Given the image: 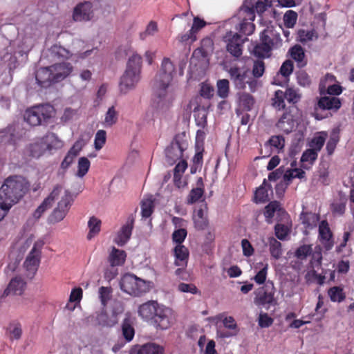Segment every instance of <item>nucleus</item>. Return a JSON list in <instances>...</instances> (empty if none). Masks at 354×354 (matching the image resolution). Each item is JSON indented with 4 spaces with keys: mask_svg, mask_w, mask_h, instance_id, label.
Instances as JSON below:
<instances>
[{
    "mask_svg": "<svg viewBox=\"0 0 354 354\" xmlns=\"http://www.w3.org/2000/svg\"><path fill=\"white\" fill-rule=\"evenodd\" d=\"M138 315L147 322H150L156 328L166 330L174 322L173 311L170 308L160 304L157 301L150 300L139 306Z\"/></svg>",
    "mask_w": 354,
    "mask_h": 354,
    "instance_id": "1",
    "label": "nucleus"
},
{
    "mask_svg": "<svg viewBox=\"0 0 354 354\" xmlns=\"http://www.w3.org/2000/svg\"><path fill=\"white\" fill-rule=\"evenodd\" d=\"M30 189L29 182L21 176H10L0 187V200L10 206L18 203Z\"/></svg>",
    "mask_w": 354,
    "mask_h": 354,
    "instance_id": "2",
    "label": "nucleus"
},
{
    "mask_svg": "<svg viewBox=\"0 0 354 354\" xmlns=\"http://www.w3.org/2000/svg\"><path fill=\"white\" fill-rule=\"evenodd\" d=\"M142 57L133 53L128 59L126 69L120 77V92L127 93L134 89L140 80Z\"/></svg>",
    "mask_w": 354,
    "mask_h": 354,
    "instance_id": "3",
    "label": "nucleus"
},
{
    "mask_svg": "<svg viewBox=\"0 0 354 354\" xmlns=\"http://www.w3.org/2000/svg\"><path fill=\"white\" fill-rule=\"evenodd\" d=\"M149 283L133 274L127 273L121 278L120 286L123 292L131 296L140 297L149 290Z\"/></svg>",
    "mask_w": 354,
    "mask_h": 354,
    "instance_id": "4",
    "label": "nucleus"
},
{
    "mask_svg": "<svg viewBox=\"0 0 354 354\" xmlns=\"http://www.w3.org/2000/svg\"><path fill=\"white\" fill-rule=\"evenodd\" d=\"M261 41V42L257 44L253 49L254 55L259 58L269 57L272 47L281 44L279 35H274L272 32H263Z\"/></svg>",
    "mask_w": 354,
    "mask_h": 354,
    "instance_id": "5",
    "label": "nucleus"
},
{
    "mask_svg": "<svg viewBox=\"0 0 354 354\" xmlns=\"http://www.w3.org/2000/svg\"><path fill=\"white\" fill-rule=\"evenodd\" d=\"M175 67L169 58H164L160 69L156 76L153 88H158L160 92L163 88H169L173 80Z\"/></svg>",
    "mask_w": 354,
    "mask_h": 354,
    "instance_id": "6",
    "label": "nucleus"
},
{
    "mask_svg": "<svg viewBox=\"0 0 354 354\" xmlns=\"http://www.w3.org/2000/svg\"><path fill=\"white\" fill-rule=\"evenodd\" d=\"M185 133L176 135L171 145L166 149L165 154L168 163L173 164L182 158L184 151L187 149V143L183 140Z\"/></svg>",
    "mask_w": 354,
    "mask_h": 354,
    "instance_id": "7",
    "label": "nucleus"
},
{
    "mask_svg": "<svg viewBox=\"0 0 354 354\" xmlns=\"http://www.w3.org/2000/svg\"><path fill=\"white\" fill-rule=\"evenodd\" d=\"M275 288L272 281H268L255 291L254 302L257 306H264L272 304L274 301Z\"/></svg>",
    "mask_w": 354,
    "mask_h": 354,
    "instance_id": "8",
    "label": "nucleus"
},
{
    "mask_svg": "<svg viewBox=\"0 0 354 354\" xmlns=\"http://www.w3.org/2000/svg\"><path fill=\"white\" fill-rule=\"evenodd\" d=\"M43 244L42 241L35 243L24 263L25 269L31 274V277L34 276L39 266Z\"/></svg>",
    "mask_w": 354,
    "mask_h": 354,
    "instance_id": "9",
    "label": "nucleus"
},
{
    "mask_svg": "<svg viewBox=\"0 0 354 354\" xmlns=\"http://www.w3.org/2000/svg\"><path fill=\"white\" fill-rule=\"evenodd\" d=\"M285 97L290 103L295 104L301 99V94L295 88H288L286 89L285 93L281 91L275 92L274 97L272 98V106L274 109L279 110L284 109L285 103L283 100Z\"/></svg>",
    "mask_w": 354,
    "mask_h": 354,
    "instance_id": "10",
    "label": "nucleus"
},
{
    "mask_svg": "<svg viewBox=\"0 0 354 354\" xmlns=\"http://www.w3.org/2000/svg\"><path fill=\"white\" fill-rule=\"evenodd\" d=\"M223 40L226 43L227 51L234 58H239L243 53V44L244 39L237 34H233L232 32H227L223 37Z\"/></svg>",
    "mask_w": 354,
    "mask_h": 354,
    "instance_id": "11",
    "label": "nucleus"
},
{
    "mask_svg": "<svg viewBox=\"0 0 354 354\" xmlns=\"http://www.w3.org/2000/svg\"><path fill=\"white\" fill-rule=\"evenodd\" d=\"M160 92L158 88H153L155 97L152 100L151 106L154 109H169L172 102V95L167 88H163Z\"/></svg>",
    "mask_w": 354,
    "mask_h": 354,
    "instance_id": "12",
    "label": "nucleus"
},
{
    "mask_svg": "<svg viewBox=\"0 0 354 354\" xmlns=\"http://www.w3.org/2000/svg\"><path fill=\"white\" fill-rule=\"evenodd\" d=\"M318 237L326 250L328 251L332 249L334 245L333 233L329 227L328 223L326 220L322 221L319 223Z\"/></svg>",
    "mask_w": 354,
    "mask_h": 354,
    "instance_id": "13",
    "label": "nucleus"
},
{
    "mask_svg": "<svg viewBox=\"0 0 354 354\" xmlns=\"http://www.w3.org/2000/svg\"><path fill=\"white\" fill-rule=\"evenodd\" d=\"M207 211L208 207L205 202L199 205L194 209L193 220L197 230H202L208 226Z\"/></svg>",
    "mask_w": 354,
    "mask_h": 354,
    "instance_id": "14",
    "label": "nucleus"
},
{
    "mask_svg": "<svg viewBox=\"0 0 354 354\" xmlns=\"http://www.w3.org/2000/svg\"><path fill=\"white\" fill-rule=\"evenodd\" d=\"M93 17L92 3L89 1L80 3L74 8L73 17L76 21H89Z\"/></svg>",
    "mask_w": 354,
    "mask_h": 354,
    "instance_id": "15",
    "label": "nucleus"
},
{
    "mask_svg": "<svg viewBox=\"0 0 354 354\" xmlns=\"http://www.w3.org/2000/svg\"><path fill=\"white\" fill-rule=\"evenodd\" d=\"M134 221L133 216H130L127 223L122 226L118 232L114 241L118 246L124 245L130 239L134 226Z\"/></svg>",
    "mask_w": 354,
    "mask_h": 354,
    "instance_id": "16",
    "label": "nucleus"
},
{
    "mask_svg": "<svg viewBox=\"0 0 354 354\" xmlns=\"http://www.w3.org/2000/svg\"><path fill=\"white\" fill-rule=\"evenodd\" d=\"M37 84L41 88H48L56 83L50 66L43 67L38 69L35 73Z\"/></svg>",
    "mask_w": 354,
    "mask_h": 354,
    "instance_id": "17",
    "label": "nucleus"
},
{
    "mask_svg": "<svg viewBox=\"0 0 354 354\" xmlns=\"http://www.w3.org/2000/svg\"><path fill=\"white\" fill-rule=\"evenodd\" d=\"M228 73L236 88L243 89L245 87L246 81H248L250 74L248 70H241L238 67H232Z\"/></svg>",
    "mask_w": 354,
    "mask_h": 354,
    "instance_id": "18",
    "label": "nucleus"
},
{
    "mask_svg": "<svg viewBox=\"0 0 354 354\" xmlns=\"http://www.w3.org/2000/svg\"><path fill=\"white\" fill-rule=\"evenodd\" d=\"M50 113L51 112H25L24 118L30 126L46 125L52 117Z\"/></svg>",
    "mask_w": 354,
    "mask_h": 354,
    "instance_id": "19",
    "label": "nucleus"
},
{
    "mask_svg": "<svg viewBox=\"0 0 354 354\" xmlns=\"http://www.w3.org/2000/svg\"><path fill=\"white\" fill-rule=\"evenodd\" d=\"M55 82H59L67 77L73 71V67L71 63L62 62L50 66Z\"/></svg>",
    "mask_w": 354,
    "mask_h": 354,
    "instance_id": "20",
    "label": "nucleus"
},
{
    "mask_svg": "<svg viewBox=\"0 0 354 354\" xmlns=\"http://www.w3.org/2000/svg\"><path fill=\"white\" fill-rule=\"evenodd\" d=\"M95 320L97 325L101 327L111 328L118 322V313L113 311L109 315L105 308H103L100 312L97 313Z\"/></svg>",
    "mask_w": 354,
    "mask_h": 354,
    "instance_id": "21",
    "label": "nucleus"
},
{
    "mask_svg": "<svg viewBox=\"0 0 354 354\" xmlns=\"http://www.w3.org/2000/svg\"><path fill=\"white\" fill-rule=\"evenodd\" d=\"M296 124L297 122L291 112H283V114L276 124V127L279 131L288 134L294 130Z\"/></svg>",
    "mask_w": 354,
    "mask_h": 354,
    "instance_id": "22",
    "label": "nucleus"
},
{
    "mask_svg": "<svg viewBox=\"0 0 354 354\" xmlns=\"http://www.w3.org/2000/svg\"><path fill=\"white\" fill-rule=\"evenodd\" d=\"M133 324L134 318L132 317L130 313H127L121 325L122 335L127 342H131L134 337L135 329Z\"/></svg>",
    "mask_w": 354,
    "mask_h": 354,
    "instance_id": "23",
    "label": "nucleus"
},
{
    "mask_svg": "<svg viewBox=\"0 0 354 354\" xmlns=\"http://www.w3.org/2000/svg\"><path fill=\"white\" fill-rule=\"evenodd\" d=\"M21 134L17 131L15 125H10L6 129L0 130V142L15 145Z\"/></svg>",
    "mask_w": 354,
    "mask_h": 354,
    "instance_id": "24",
    "label": "nucleus"
},
{
    "mask_svg": "<svg viewBox=\"0 0 354 354\" xmlns=\"http://www.w3.org/2000/svg\"><path fill=\"white\" fill-rule=\"evenodd\" d=\"M164 351L162 346L155 343H147L142 346H136L130 354H163Z\"/></svg>",
    "mask_w": 354,
    "mask_h": 354,
    "instance_id": "25",
    "label": "nucleus"
},
{
    "mask_svg": "<svg viewBox=\"0 0 354 354\" xmlns=\"http://www.w3.org/2000/svg\"><path fill=\"white\" fill-rule=\"evenodd\" d=\"M47 151L45 143L43 141L42 138H37L26 148V153L28 156L32 158H38L44 155Z\"/></svg>",
    "mask_w": 354,
    "mask_h": 354,
    "instance_id": "26",
    "label": "nucleus"
},
{
    "mask_svg": "<svg viewBox=\"0 0 354 354\" xmlns=\"http://www.w3.org/2000/svg\"><path fill=\"white\" fill-rule=\"evenodd\" d=\"M126 258L127 253L124 250L112 247L108 257V262L112 267L121 266L124 263Z\"/></svg>",
    "mask_w": 354,
    "mask_h": 354,
    "instance_id": "27",
    "label": "nucleus"
},
{
    "mask_svg": "<svg viewBox=\"0 0 354 354\" xmlns=\"http://www.w3.org/2000/svg\"><path fill=\"white\" fill-rule=\"evenodd\" d=\"M71 56L72 54L68 50L59 45L51 46L48 51V57L51 62L61 59H68Z\"/></svg>",
    "mask_w": 354,
    "mask_h": 354,
    "instance_id": "28",
    "label": "nucleus"
},
{
    "mask_svg": "<svg viewBox=\"0 0 354 354\" xmlns=\"http://www.w3.org/2000/svg\"><path fill=\"white\" fill-rule=\"evenodd\" d=\"M175 265L177 266H187L189 258V250L183 245H176L174 249Z\"/></svg>",
    "mask_w": 354,
    "mask_h": 354,
    "instance_id": "29",
    "label": "nucleus"
},
{
    "mask_svg": "<svg viewBox=\"0 0 354 354\" xmlns=\"http://www.w3.org/2000/svg\"><path fill=\"white\" fill-rule=\"evenodd\" d=\"M58 194L59 189L58 187H56L52 191L50 195L46 198L44 199L42 203L36 209L33 214V216L35 218H39L42 214L52 205V203L55 201V198L58 195Z\"/></svg>",
    "mask_w": 354,
    "mask_h": 354,
    "instance_id": "30",
    "label": "nucleus"
},
{
    "mask_svg": "<svg viewBox=\"0 0 354 354\" xmlns=\"http://www.w3.org/2000/svg\"><path fill=\"white\" fill-rule=\"evenodd\" d=\"M25 286L26 283L24 281L21 277H16L9 283L7 288L4 291V295H21Z\"/></svg>",
    "mask_w": 354,
    "mask_h": 354,
    "instance_id": "31",
    "label": "nucleus"
},
{
    "mask_svg": "<svg viewBox=\"0 0 354 354\" xmlns=\"http://www.w3.org/2000/svg\"><path fill=\"white\" fill-rule=\"evenodd\" d=\"M318 106L322 109H339L341 102L338 97L333 95L324 96L318 101Z\"/></svg>",
    "mask_w": 354,
    "mask_h": 354,
    "instance_id": "32",
    "label": "nucleus"
},
{
    "mask_svg": "<svg viewBox=\"0 0 354 354\" xmlns=\"http://www.w3.org/2000/svg\"><path fill=\"white\" fill-rule=\"evenodd\" d=\"M213 102H210L207 98L196 96L190 100L188 109L189 111H205L211 108Z\"/></svg>",
    "mask_w": 354,
    "mask_h": 354,
    "instance_id": "33",
    "label": "nucleus"
},
{
    "mask_svg": "<svg viewBox=\"0 0 354 354\" xmlns=\"http://www.w3.org/2000/svg\"><path fill=\"white\" fill-rule=\"evenodd\" d=\"M41 138L44 142L45 143V147H46L47 151L59 149H61L64 145L63 141L61 140L57 137V136L53 132L48 133Z\"/></svg>",
    "mask_w": 354,
    "mask_h": 354,
    "instance_id": "34",
    "label": "nucleus"
},
{
    "mask_svg": "<svg viewBox=\"0 0 354 354\" xmlns=\"http://www.w3.org/2000/svg\"><path fill=\"white\" fill-rule=\"evenodd\" d=\"M277 212H284L283 209L281 207V203L277 201H271L265 207L263 214L268 223H272V218L274 213Z\"/></svg>",
    "mask_w": 354,
    "mask_h": 354,
    "instance_id": "35",
    "label": "nucleus"
},
{
    "mask_svg": "<svg viewBox=\"0 0 354 354\" xmlns=\"http://www.w3.org/2000/svg\"><path fill=\"white\" fill-rule=\"evenodd\" d=\"M300 219L306 229H313L317 225L319 216L315 213L302 212L300 214Z\"/></svg>",
    "mask_w": 354,
    "mask_h": 354,
    "instance_id": "36",
    "label": "nucleus"
},
{
    "mask_svg": "<svg viewBox=\"0 0 354 354\" xmlns=\"http://www.w3.org/2000/svg\"><path fill=\"white\" fill-rule=\"evenodd\" d=\"M268 190H272L271 186L266 183V179L261 186L255 192L254 199L256 203H265L270 200Z\"/></svg>",
    "mask_w": 354,
    "mask_h": 354,
    "instance_id": "37",
    "label": "nucleus"
},
{
    "mask_svg": "<svg viewBox=\"0 0 354 354\" xmlns=\"http://www.w3.org/2000/svg\"><path fill=\"white\" fill-rule=\"evenodd\" d=\"M328 295L333 302L341 303L346 299V293L341 286H333L328 290Z\"/></svg>",
    "mask_w": 354,
    "mask_h": 354,
    "instance_id": "38",
    "label": "nucleus"
},
{
    "mask_svg": "<svg viewBox=\"0 0 354 354\" xmlns=\"http://www.w3.org/2000/svg\"><path fill=\"white\" fill-rule=\"evenodd\" d=\"M198 187L196 188L192 189L187 198V203L193 204L197 202L203 195L204 189H203V183L202 178H200L197 183Z\"/></svg>",
    "mask_w": 354,
    "mask_h": 354,
    "instance_id": "39",
    "label": "nucleus"
},
{
    "mask_svg": "<svg viewBox=\"0 0 354 354\" xmlns=\"http://www.w3.org/2000/svg\"><path fill=\"white\" fill-rule=\"evenodd\" d=\"M88 227L89 232L87 234V239L91 240L100 232L101 221L95 216L91 217L88 222Z\"/></svg>",
    "mask_w": 354,
    "mask_h": 354,
    "instance_id": "40",
    "label": "nucleus"
},
{
    "mask_svg": "<svg viewBox=\"0 0 354 354\" xmlns=\"http://www.w3.org/2000/svg\"><path fill=\"white\" fill-rule=\"evenodd\" d=\"M327 133L326 132H321L319 135L315 136L309 142V147L310 149L316 151L317 153L321 151L323 146L324 145Z\"/></svg>",
    "mask_w": 354,
    "mask_h": 354,
    "instance_id": "41",
    "label": "nucleus"
},
{
    "mask_svg": "<svg viewBox=\"0 0 354 354\" xmlns=\"http://www.w3.org/2000/svg\"><path fill=\"white\" fill-rule=\"evenodd\" d=\"M339 139V129H333L330 133L329 140L326 143V149L328 155L331 156L334 153Z\"/></svg>",
    "mask_w": 354,
    "mask_h": 354,
    "instance_id": "42",
    "label": "nucleus"
},
{
    "mask_svg": "<svg viewBox=\"0 0 354 354\" xmlns=\"http://www.w3.org/2000/svg\"><path fill=\"white\" fill-rule=\"evenodd\" d=\"M317 157L318 153L316 151H314L310 149H306L304 151L301 157V162L303 164V167L305 169H308L309 167H308L306 164H308L309 166L313 165Z\"/></svg>",
    "mask_w": 354,
    "mask_h": 354,
    "instance_id": "43",
    "label": "nucleus"
},
{
    "mask_svg": "<svg viewBox=\"0 0 354 354\" xmlns=\"http://www.w3.org/2000/svg\"><path fill=\"white\" fill-rule=\"evenodd\" d=\"M306 177V172L301 169H291L283 174V179L290 185L294 178L303 179Z\"/></svg>",
    "mask_w": 354,
    "mask_h": 354,
    "instance_id": "44",
    "label": "nucleus"
},
{
    "mask_svg": "<svg viewBox=\"0 0 354 354\" xmlns=\"http://www.w3.org/2000/svg\"><path fill=\"white\" fill-rule=\"evenodd\" d=\"M270 252L274 259H279L282 255L281 243L273 237L269 239Z\"/></svg>",
    "mask_w": 354,
    "mask_h": 354,
    "instance_id": "45",
    "label": "nucleus"
},
{
    "mask_svg": "<svg viewBox=\"0 0 354 354\" xmlns=\"http://www.w3.org/2000/svg\"><path fill=\"white\" fill-rule=\"evenodd\" d=\"M311 259L310 261V267L313 268H320L322 263V248L319 245L315 247L314 251L311 253Z\"/></svg>",
    "mask_w": 354,
    "mask_h": 354,
    "instance_id": "46",
    "label": "nucleus"
},
{
    "mask_svg": "<svg viewBox=\"0 0 354 354\" xmlns=\"http://www.w3.org/2000/svg\"><path fill=\"white\" fill-rule=\"evenodd\" d=\"M189 73L192 78H198L203 74L199 60L194 56L190 59Z\"/></svg>",
    "mask_w": 354,
    "mask_h": 354,
    "instance_id": "47",
    "label": "nucleus"
},
{
    "mask_svg": "<svg viewBox=\"0 0 354 354\" xmlns=\"http://www.w3.org/2000/svg\"><path fill=\"white\" fill-rule=\"evenodd\" d=\"M255 100L249 93H243L239 97V106L243 109L250 111L254 108Z\"/></svg>",
    "mask_w": 354,
    "mask_h": 354,
    "instance_id": "48",
    "label": "nucleus"
},
{
    "mask_svg": "<svg viewBox=\"0 0 354 354\" xmlns=\"http://www.w3.org/2000/svg\"><path fill=\"white\" fill-rule=\"evenodd\" d=\"M290 52L292 58L298 62L299 66L301 67L306 64V62H304L305 54L301 46L296 45L290 48Z\"/></svg>",
    "mask_w": 354,
    "mask_h": 354,
    "instance_id": "49",
    "label": "nucleus"
},
{
    "mask_svg": "<svg viewBox=\"0 0 354 354\" xmlns=\"http://www.w3.org/2000/svg\"><path fill=\"white\" fill-rule=\"evenodd\" d=\"M154 210V202L151 198L145 199L141 203V214L143 218H149Z\"/></svg>",
    "mask_w": 354,
    "mask_h": 354,
    "instance_id": "50",
    "label": "nucleus"
},
{
    "mask_svg": "<svg viewBox=\"0 0 354 354\" xmlns=\"http://www.w3.org/2000/svg\"><path fill=\"white\" fill-rule=\"evenodd\" d=\"M91 162L86 157H81L78 160L77 176L84 177L89 170Z\"/></svg>",
    "mask_w": 354,
    "mask_h": 354,
    "instance_id": "51",
    "label": "nucleus"
},
{
    "mask_svg": "<svg viewBox=\"0 0 354 354\" xmlns=\"http://www.w3.org/2000/svg\"><path fill=\"white\" fill-rule=\"evenodd\" d=\"M238 15L239 17L243 18V21H253L255 17L254 7L244 5L240 8Z\"/></svg>",
    "mask_w": 354,
    "mask_h": 354,
    "instance_id": "52",
    "label": "nucleus"
},
{
    "mask_svg": "<svg viewBox=\"0 0 354 354\" xmlns=\"http://www.w3.org/2000/svg\"><path fill=\"white\" fill-rule=\"evenodd\" d=\"M312 245L304 244L299 246L295 252V256L299 260H304L311 254Z\"/></svg>",
    "mask_w": 354,
    "mask_h": 354,
    "instance_id": "53",
    "label": "nucleus"
},
{
    "mask_svg": "<svg viewBox=\"0 0 354 354\" xmlns=\"http://www.w3.org/2000/svg\"><path fill=\"white\" fill-rule=\"evenodd\" d=\"M8 331L10 335V339H19L22 335L21 325L17 322H13L9 324Z\"/></svg>",
    "mask_w": 354,
    "mask_h": 354,
    "instance_id": "54",
    "label": "nucleus"
},
{
    "mask_svg": "<svg viewBox=\"0 0 354 354\" xmlns=\"http://www.w3.org/2000/svg\"><path fill=\"white\" fill-rule=\"evenodd\" d=\"M111 297V288L102 286L99 288V298L103 308H105Z\"/></svg>",
    "mask_w": 354,
    "mask_h": 354,
    "instance_id": "55",
    "label": "nucleus"
},
{
    "mask_svg": "<svg viewBox=\"0 0 354 354\" xmlns=\"http://www.w3.org/2000/svg\"><path fill=\"white\" fill-rule=\"evenodd\" d=\"M297 19V13L293 10H288L283 15L284 25L288 28H293Z\"/></svg>",
    "mask_w": 354,
    "mask_h": 354,
    "instance_id": "56",
    "label": "nucleus"
},
{
    "mask_svg": "<svg viewBox=\"0 0 354 354\" xmlns=\"http://www.w3.org/2000/svg\"><path fill=\"white\" fill-rule=\"evenodd\" d=\"M73 203L72 195L70 192L66 191L64 196L62 198L60 201L58 203L57 208L59 209H66V212H68Z\"/></svg>",
    "mask_w": 354,
    "mask_h": 354,
    "instance_id": "57",
    "label": "nucleus"
},
{
    "mask_svg": "<svg viewBox=\"0 0 354 354\" xmlns=\"http://www.w3.org/2000/svg\"><path fill=\"white\" fill-rule=\"evenodd\" d=\"M187 235V231L185 228H179L174 231L172 234V241L176 245H183Z\"/></svg>",
    "mask_w": 354,
    "mask_h": 354,
    "instance_id": "58",
    "label": "nucleus"
},
{
    "mask_svg": "<svg viewBox=\"0 0 354 354\" xmlns=\"http://www.w3.org/2000/svg\"><path fill=\"white\" fill-rule=\"evenodd\" d=\"M106 140V133L104 130H99L97 131L95 140H94V146L96 150H100Z\"/></svg>",
    "mask_w": 354,
    "mask_h": 354,
    "instance_id": "59",
    "label": "nucleus"
},
{
    "mask_svg": "<svg viewBox=\"0 0 354 354\" xmlns=\"http://www.w3.org/2000/svg\"><path fill=\"white\" fill-rule=\"evenodd\" d=\"M229 81L226 79L217 82V93L222 98L226 97L229 93Z\"/></svg>",
    "mask_w": 354,
    "mask_h": 354,
    "instance_id": "60",
    "label": "nucleus"
},
{
    "mask_svg": "<svg viewBox=\"0 0 354 354\" xmlns=\"http://www.w3.org/2000/svg\"><path fill=\"white\" fill-rule=\"evenodd\" d=\"M268 144L280 151L284 147L285 139L282 136H272L268 140Z\"/></svg>",
    "mask_w": 354,
    "mask_h": 354,
    "instance_id": "61",
    "label": "nucleus"
},
{
    "mask_svg": "<svg viewBox=\"0 0 354 354\" xmlns=\"http://www.w3.org/2000/svg\"><path fill=\"white\" fill-rule=\"evenodd\" d=\"M262 265V268L260 269V270L257 273V274L254 277V280L257 284H263L266 283V277H267V273H268V263L263 264L261 263Z\"/></svg>",
    "mask_w": 354,
    "mask_h": 354,
    "instance_id": "62",
    "label": "nucleus"
},
{
    "mask_svg": "<svg viewBox=\"0 0 354 354\" xmlns=\"http://www.w3.org/2000/svg\"><path fill=\"white\" fill-rule=\"evenodd\" d=\"M293 71V63L291 60H286L281 65L279 73L286 79L292 73Z\"/></svg>",
    "mask_w": 354,
    "mask_h": 354,
    "instance_id": "63",
    "label": "nucleus"
},
{
    "mask_svg": "<svg viewBox=\"0 0 354 354\" xmlns=\"http://www.w3.org/2000/svg\"><path fill=\"white\" fill-rule=\"evenodd\" d=\"M265 71V64L262 60H256L254 62L252 67V74L254 77H260Z\"/></svg>",
    "mask_w": 354,
    "mask_h": 354,
    "instance_id": "64",
    "label": "nucleus"
}]
</instances>
